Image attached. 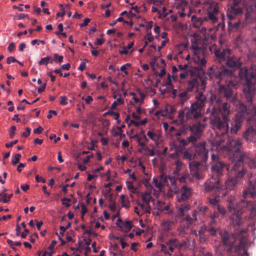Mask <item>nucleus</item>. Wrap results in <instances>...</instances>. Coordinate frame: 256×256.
<instances>
[{"label": "nucleus", "mask_w": 256, "mask_h": 256, "mask_svg": "<svg viewBox=\"0 0 256 256\" xmlns=\"http://www.w3.org/2000/svg\"><path fill=\"white\" fill-rule=\"evenodd\" d=\"M253 68L254 67L248 70L246 67H244L238 71L240 80L245 82L243 88L242 98L246 105L242 102H238L236 104L237 113L234 118L228 120V134L237 135L247 116L248 122L252 119V122H256L254 118L256 116V104L254 102L256 90V70L254 72Z\"/></svg>", "instance_id": "f257e3e1"}, {"label": "nucleus", "mask_w": 256, "mask_h": 256, "mask_svg": "<svg viewBox=\"0 0 256 256\" xmlns=\"http://www.w3.org/2000/svg\"><path fill=\"white\" fill-rule=\"evenodd\" d=\"M184 159L191 160L194 158L200 160L201 162H189L190 173L193 177L196 180L204 178L202 172L206 169V164H204L208 158V150H206L204 144L194 145L184 152Z\"/></svg>", "instance_id": "f03ea898"}, {"label": "nucleus", "mask_w": 256, "mask_h": 256, "mask_svg": "<svg viewBox=\"0 0 256 256\" xmlns=\"http://www.w3.org/2000/svg\"><path fill=\"white\" fill-rule=\"evenodd\" d=\"M244 232L240 230L230 235L226 232L222 234V244L230 256H248L246 250L247 239Z\"/></svg>", "instance_id": "7ed1b4c3"}, {"label": "nucleus", "mask_w": 256, "mask_h": 256, "mask_svg": "<svg viewBox=\"0 0 256 256\" xmlns=\"http://www.w3.org/2000/svg\"><path fill=\"white\" fill-rule=\"evenodd\" d=\"M212 170L213 174L212 177L206 181L204 182V189L206 192H210L214 189L219 190L222 193V195L226 194L219 186L220 176L222 174V171L224 168L226 169V166L228 165H232L231 164H226L220 158L218 154L212 153L211 155Z\"/></svg>", "instance_id": "20e7f679"}, {"label": "nucleus", "mask_w": 256, "mask_h": 256, "mask_svg": "<svg viewBox=\"0 0 256 256\" xmlns=\"http://www.w3.org/2000/svg\"><path fill=\"white\" fill-rule=\"evenodd\" d=\"M220 110L212 108L210 116V123L212 128L218 134L224 135L228 134L229 124L228 117L221 116L219 114Z\"/></svg>", "instance_id": "39448f33"}, {"label": "nucleus", "mask_w": 256, "mask_h": 256, "mask_svg": "<svg viewBox=\"0 0 256 256\" xmlns=\"http://www.w3.org/2000/svg\"><path fill=\"white\" fill-rule=\"evenodd\" d=\"M256 194V182H252L250 181L248 186L243 192L242 198L240 202V205L242 208H246L251 212H256V200H248V198H254Z\"/></svg>", "instance_id": "423d86ee"}, {"label": "nucleus", "mask_w": 256, "mask_h": 256, "mask_svg": "<svg viewBox=\"0 0 256 256\" xmlns=\"http://www.w3.org/2000/svg\"><path fill=\"white\" fill-rule=\"evenodd\" d=\"M202 110L191 104L190 106H186L178 112V118L179 124H183L186 120H196L202 116Z\"/></svg>", "instance_id": "0eeeda50"}, {"label": "nucleus", "mask_w": 256, "mask_h": 256, "mask_svg": "<svg viewBox=\"0 0 256 256\" xmlns=\"http://www.w3.org/2000/svg\"><path fill=\"white\" fill-rule=\"evenodd\" d=\"M233 85L234 84L231 82H229L228 84L226 85L220 84L218 90V96H216L220 98L222 97L224 98L226 101L229 102L230 103H233L236 106V104H238V102H240L238 100L234 93L231 88V86Z\"/></svg>", "instance_id": "6e6552de"}, {"label": "nucleus", "mask_w": 256, "mask_h": 256, "mask_svg": "<svg viewBox=\"0 0 256 256\" xmlns=\"http://www.w3.org/2000/svg\"><path fill=\"white\" fill-rule=\"evenodd\" d=\"M208 74L210 78H214L219 81L225 78H232L234 72L225 68L224 66L220 68L217 66H211L209 68Z\"/></svg>", "instance_id": "1a4fd4ad"}, {"label": "nucleus", "mask_w": 256, "mask_h": 256, "mask_svg": "<svg viewBox=\"0 0 256 256\" xmlns=\"http://www.w3.org/2000/svg\"><path fill=\"white\" fill-rule=\"evenodd\" d=\"M191 48L194 50L195 55L194 58V62L200 64L197 68L198 69H200L199 67L204 66L206 64V60L204 56V50L197 44V40L194 38L191 40Z\"/></svg>", "instance_id": "9d476101"}, {"label": "nucleus", "mask_w": 256, "mask_h": 256, "mask_svg": "<svg viewBox=\"0 0 256 256\" xmlns=\"http://www.w3.org/2000/svg\"><path fill=\"white\" fill-rule=\"evenodd\" d=\"M234 196L231 195L228 200L230 201L228 208L232 213L230 216V218L232 220L234 225L240 226L242 224V220L240 217V215L242 212L241 210H236L234 208Z\"/></svg>", "instance_id": "9b49d317"}, {"label": "nucleus", "mask_w": 256, "mask_h": 256, "mask_svg": "<svg viewBox=\"0 0 256 256\" xmlns=\"http://www.w3.org/2000/svg\"><path fill=\"white\" fill-rule=\"evenodd\" d=\"M215 56V60L220 64H226V60L229 55L232 54V50L229 48H216L214 51Z\"/></svg>", "instance_id": "f8f14e48"}, {"label": "nucleus", "mask_w": 256, "mask_h": 256, "mask_svg": "<svg viewBox=\"0 0 256 256\" xmlns=\"http://www.w3.org/2000/svg\"><path fill=\"white\" fill-rule=\"evenodd\" d=\"M214 100H215L216 104H218V106H214L213 108H216L220 110L219 114H220V116H226V117H228V115L230 113V106L228 104L229 102L227 101L226 102H223L222 106L220 107V104L222 103V100L220 98H217L216 95L212 96L210 97V100L212 102Z\"/></svg>", "instance_id": "ddd939ff"}, {"label": "nucleus", "mask_w": 256, "mask_h": 256, "mask_svg": "<svg viewBox=\"0 0 256 256\" xmlns=\"http://www.w3.org/2000/svg\"><path fill=\"white\" fill-rule=\"evenodd\" d=\"M256 4L254 6L248 4L246 6V12L244 14V23L242 24V26L244 24L252 23L256 18Z\"/></svg>", "instance_id": "4468645a"}, {"label": "nucleus", "mask_w": 256, "mask_h": 256, "mask_svg": "<svg viewBox=\"0 0 256 256\" xmlns=\"http://www.w3.org/2000/svg\"><path fill=\"white\" fill-rule=\"evenodd\" d=\"M194 101L191 103L194 106L202 110L207 102L206 96L202 91H196L194 96Z\"/></svg>", "instance_id": "2eb2a0df"}, {"label": "nucleus", "mask_w": 256, "mask_h": 256, "mask_svg": "<svg viewBox=\"0 0 256 256\" xmlns=\"http://www.w3.org/2000/svg\"><path fill=\"white\" fill-rule=\"evenodd\" d=\"M242 138L247 142H256V128L252 126L248 127L243 133Z\"/></svg>", "instance_id": "dca6fc26"}, {"label": "nucleus", "mask_w": 256, "mask_h": 256, "mask_svg": "<svg viewBox=\"0 0 256 256\" xmlns=\"http://www.w3.org/2000/svg\"><path fill=\"white\" fill-rule=\"evenodd\" d=\"M228 68H238L242 64L240 58L238 56L229 55L226 62Z\"/></svg>", "instance_id": "f3484780"}, {"label": "nucleus", "mask_w": 256, "mask_h": 256, "mask_svg": "<svg viewBox=\"0 0 256 256\" xmlns=\"http://www.w3.org/2000/svg\"><path fill=\"white\" fill-rule=\"evenodd\" d=\"M180 196L178 198L179 202L186 201L192 196V190L187 186H182L180 190Z\"/></svg>", "instance_id": "a211bd4d"}, {"label": "nucleus", "mask_w": 256, "mask_h": 256, "mask_svg": "<svg viewBox=\"0 0 256 256\" xmlns=\"http://www.w3.org/2000/svg\"><path fill=\"white\" fill-rule=\"evenodd\" d=\"M205 128V124H202L200 122L194 123L192 126H190V132L196 137V140L202 134L204 129Z\"/></svg>", "instance_id": "6ab92c4d"}, {"label": "nucleus", "mask_w": 256, "mask_h": 256, "mask_svg": "<svg viewBox=\"0 0 256 256\" xmlns=\"http://www.w3.org/2000/svg\"><path fill=\"white\" fill-rule=\"evenodd\" d=\"M219 13V8L218 6L215 5L212 7L208 12V16L205 18L206 20H210L212 23L218 22V18L216 15Z\"/></svg>", "instance_id": "aec40b11"}, {"label": "nucleus", "mask_w": 256, "mask_h": 256, "mask_svg": "<svg viewBox=\"0 0 256 256\" xmlns=\"http://www.w3.org/2000/svg\"><path fill=\"white\" fill-rule=\"evenodd\" d=\"M190 78L191 79L188 81V86L186 90L190 92H193L195 89H196L198 91L197 88L200 85V76H192Z\"/></svg>", "instance_id": "412c9836"}, {"label": "nucleus", "mask_w": 256, "mask_h": 256, "mask_svg": "<svg viewBox=\"0 0 256 256\" xmlns=\"http://www.w3.org/2000/svg\"><path fill=\"white\" fill-rule=\"evenodd\" d=\"M88 228L89 229L86 230L84 232V234H88L89 238L88 240L86 242L87 245H89L92 241L91 239L90 238L96 236L94 232V228H96V224H95L94 219L90 222Z\"/></svg>", "instance_id": "4be33fe9"}, {"label": "nucleus", "mask_w": 256, "mask_h": 256, "mask_svg": "<svg viewBox=\"0 0 256 256\" xmlns=\"http://www.w3.org/2000/svg\"><path fill=\"white\" fill-rule=\"evenodd\" d=\"M208 210V208L206 206H202L198 207L197 210H195L192 214V216L194 218V220H197V215L202 216H205Z\"/></svg>", "instance_id": "5701e85b"}, {"label": "nucleus", "mask_w": 256, "mask_h": 256, "mask_svg": "<svg viewBox=\"0 0 256 256\" xmlns=\"http://www.w3.org/2000/svg\"><path fill=\"white\" fill-rule=\"evenodd\" d=\"M190 205L186 203L180 204L178 207V214L180 216H184L185 213L190 210Z\"/></svg>", "instance_id": "b1692460"}, {"label": "nucleus", "mask_w": 256, "mask_h": 256, "mask_svg": "<svg viewBox=\"0 0 256 256\" xmlns=\"http://www.w3.org/2000/svg\"><path fill=\"white\" fill-rule=\"evenodd\" d=\"M181 124L182 126L180 128L179 131L176 134L177 136H180L182 134H185L190 132V126L186 123V122L183 124H179L178 125Z\"/></svg>", "instance_id": "393cba45"}, {"label": "nucleus", "mask_w": 256, "mask_h": 256, "mask_svg": "<svg viewBox=\"0 0 256 256\" xmlns=\"http://www.w3.org/2000/svg\"><path fill=\"white\" fill-rule=\"evenodd\" d=\"M190 92H187L186 90L184 91L180 92L178 96L180 98V101L181 104H183L186 100H188L190 97V94H189Z\"/></svg>", "instance_id": "a878e982"}, {"label": "nucleus", "mask_w": 256, "mask_h": 256, "mask_svg": "<svg viewBox=\"0 0 256 256\" xmlns=\"http://www.w3.org/2000/svg\"><path fill=\"white\" fill-rule=\"evenodd\" d=\"M174 165L175 166L176 168L174 170V173L175 175L176 176L179 174V172H180L182 168L184 166V165L182 162L179 160H177L174 162Z\"/></svg>", "instance_id": "bb28decb"}, {"label": "nucleus", "mask_w": 256, "mask_h": 256, "mask_svg": "<svg viewBox=\"0 0 256 256\" xmlns=\"http://www.w3.org/2000/svg\"><path fill=\"white\" fill-rule=\"evenodd\" d=\"M194 76V72L192 70H188L184 71L180 74V78L182 79L188 78L189 77L192 78Z\"/></svg>", "instance_id": "cd10ccee"}, {"label": "nucleus", "mask_w": 256, "mask_h": 256, "mask_svg": "<svg viewBox=\"0 0 256 256\" xmlns=\"http://www.w3.org/2000/svg\"><path fill=\"white\" fill-rule=\"evenodd\" d=\"M176 180L180 182H186L187 180H189V174L187 172H183L181 174L176 175Z\"/></svg>", "instance_id": "c85d7f7f"}, {"label": "nucleus", "mask_w": 256, "mask_h": 256, "mask_svg": "<svg viewBox=\"0 0 256 256\" xmlns=\"http://www.w3.org/2000/svg\"><path fill=\"white\" fill-rule=\"evenodd\" d=\"M196 141V137L195 136H190L186 140L182 139L180 140V144L183 146H186L189 142H194Z\"/></svg>", "instance_id": "c756f323"}, {"label": "nucleus", "mask_w": 256, "mask_h": 256, "mask_svg": "<svg viewBox=\"0 0 256 256\" xmlns=\"http://www.w3.org/2000/svg\"><path fill=\"white\" fill-rule=\"evenodd\" d=\"M160 180L156 178H154L152 180V182L154 184V186L157 188H160L163 186V184H162L161 181H164L166 180V178L164 176L162 175L160 176Z\"/></svg>", "instance_id": "7c9ffc66"}, {"label": "nucleus", "mask_w": 256, "mask_h": 256, "mask_svg": "<svg viewBox=\"0 0 256 256\" xmlns=\"http://www.w3.org/2000/svg\"><path fill=\"white\" fill-rule=\"evenodd\" d=\"M190 245L189 239L183 240L181 242L179 241L180 250H186Z\"/></svg>", "instance_id": "2f4dec72"}, {"label": "nucleus", "mask_w": 256, "mask_h": 256, "mask_svg": "<svg viewBox=\"0 0 256 256\" xmlns=\"http://www.w3.org/2000/svg\"><path fill=\"white\" fill-rule=\"evenodd\" d=\"M172 80H176V77L174 76H171L170 74H168V78H167V81L166 82L164 86H166L168 88H173V85L172 82Z\"/></svg>", "instance_id": "473e14b6"}, {"label": "nucleus", "mask_w": 256, "mask_h": 256, "mask_svg": "<svg viewBox=\"0 0 256 256\" xmlns=\"http://www.w3.org/2000/svg\"><path fill=\"white\" fill-rule=\"evenodd\" d=\"M142 200L146 204H148L152 201L154 198L150 193L145 192L142 194Z\"/></svg>", "instance_id": "72a5a7b5"}, {"label": "nucleus", "mask_w": 256, "mask_h": 256, "mask_svg": "<svg viewBox=\"0 0 256 256\" xmlns=\"http://www.w3.org/2000/svg\"><path fill=\"white\" fill-rule=\"evenodd\" d=\"M188 226L181 225L178 229V234L180 237H184V236L188 233Z\"/></svg>", "instance_id": "f704fd0d"}, {"label": "nucleus", "mask_w": 256, "mask_h": 256, "mask_svg": "<svg viewBox=\"0 0 256 256\" xmlns=\"http://www.w3.org/2000/svg\"><path fill=\"white\" fill-rule=\"evenodd\" d=\"M132 226V223L130 221H126L122 223V227L120 228L122 230L128 231L131 229Z\"/></svg>", "instance_id": "c9c22d12"}, {"label": "nucleus", "mask_w": 256, "mask_h": 256, "mask_svg": "<svg viewBox=\"0 0 256 256\" xmlns=\"http://www.w3.org/2000/svg\"><path fill=\"white\" fill-rule=\"evenodd\" d=\"M52 60L51 59L50 57L49 56H47L46 57L42 58L40 61L38 62V65H45L46 66L48 63L52 64Z\"/></svg>", "instance_id": "e433bc0d"}, {"label": "nucleus", "mask_w": 256, "mask_h": 256, "mask_svg": "<svg viewBox=\"0 0 256 256\" xmlns=\"http://www.w3.org/2000/svg\"><path fill=\"white\" fill-rule=\"evenodd\" d=\"M168 242V244H170L174 249L180 250L179 240L178 239L176 238H171Z\"/></svg>", "instance_id": "4c0bfd02"}, {"label": "nucleus", "mask_w": 256, "mask_h": 256, "mask_svg": "<svg viewBox=\"0 0 256 256\" xmlns=\"http://www.w3.org/2000/svg\"><path fill=\"white\" fill-rule=\"evenodd\" d=\"M230 12L234 15H238L242 14V10L240 6H231Z\"/></svg>", "instance_id": "58836bf2"}, {"label": "nucleus", "mask_w": 256, "mask_h": 256, "mask_svg": "<svg viewBox=\"0 0 256 256\" xmlns=\"http://www.w3.org/2000/svg\"><path fill=\"white\" fill-rule=\"evenodd\" d=\"M216 194V196L214 198H208V202H209V203L212 206H213L214 208H216V206H218L219 204H218V200H217L216 199V198L218 197V196H217V194H218V192H214Z\"/></svg>", "instance_id": "ea45409f"}, {"label": "nucleus", "mask_w": 256, "mask_h": 256, "mask_svg": "<svg viewBox=\"0 0 256 256\" xmlns=\"http://www.w3.org/2000/svg\"><path fill=\"white\" fill-rule=\"evenodd\" d=\"M220 214L216 210V208H214V212L210 216L211 222L210 223L211 224H213L214 223H215V219L218 218Z\"/></svg>", "instance_id": "a19ab883"}, {"label": "nucleus", "mask_w": 256, "mask_h": 256, "mask_svg": "<svg viewBox=\"0 0 256 256\" xmlns=\"http://www.w3.org/2000/svg\"><path fill=\"white\" fill-rule=\"evenodd\" d=\"M20 157L21 155L19 154H14L12 159V164L14 166L16 165L20 162Z\"/></svg>", "instance_id": "79ce46f5"}, {"label": "nucleus", "mask_w": 256, "mask_h": 256, "mask_svg": "<svg viewBox=\"0 0 256 256\" xmlns=\"http://www.w3.org/2000/svg\"><path fill=\"white\" fill-rule=\"evenodd\" d=\"M131 66V64L129 63H126L125 64H124L120 68V69L117 68L118 70H121L122 72H124V74L126 75H128V72L126 70L128 68L130 67Z\"/></svg>", "instance_id": "37998d69"}, {"label": "nucleus", "mask_w": 256, "mask_h": 256, "mask_svg": "<svg viewBox=\"0 0 256 256\" xmlns=\"http://www.w3.org/2000/svg\"><path fill=\"white\" fill-rule=\"evenodd\" d=\"M224 141L220 138H218L213 141L211 142V144L212 146L218 147L220 146L222 142Z\"/></svg>", "instance_id": "c03bdc74"}, {"label": "nucleus", "mask_w": 256, "mask_h": 256, "mask_svg": "<svg viewBox=\"0 0 256 256\" xmlns=\"http://www.w3.org/2000/svg\"><path fill=\"white\" fill-rule=\"evenodd\" d=\"M161 250L165 254H168L169 256H171V254L168 250V246L166 244V242L165 244L161 245Z\"/></svg>", "instance_id": "a18cd8bd"}, {"label": "nucleus", "mask_w": 256, "mask_h": 256, "mask_svg": "<svg viewBox=\"0 0 256 256\" xmlns=\"http://www.w3.org/2000/svg\"><path fill=\"white\" fill-rule=\"evenodd\" d=\"M215 208L218 212L219 214H222V216H224V214H226V210H225V208L224 207L220 206V205L217 206L216 208Z\"/></svg>", "instance_id": "49530a36"}, {"label": "nucleus", "mask_w": 256, "mask_h": 256, "mask_svg": "<svg viewBox=\"0 0 256 256\" xmlns=\"http://www.w3.org/2000/svg\"><path fill=\"white\" fill-rule=\"evenodd\" d=\"M54 61L56 62L60 63L62 62L64 57L62 56H58L57 54H54Z\"/></svg>", "instance_id": "de8ad7c7"}, {"label": "nucleus", "mask_w": 256, "mask_h": 256, "mask_svg": "<svg viewBox=\"0 0 256 256\" xmlns=\"http://www.w3.org/2000/svg\"><path fill=\"white\" fill-rule=\"evenodd\" d=\"M127 187L129 190H130L132 192L134 193L136 188L134 187V186L132 184V183L130 182H127Z\"/></svg>", "instance_id": "09e8293b"}, {"label": "nucleus", "mask_w": 256, "mask_h": 256, "mask_svg": "<svg viewBox=\"0 0 256 256\" xmlns=\"http://www.w3.org/2000/svg\"><path fill=\"white\" fill-rule=\"evenodd\" d=\"M147 136L152 140H156V133L149 130L147 132Z\"/></svg>", "instance_id": "8fccbe9b"}, {"label": "nucleus", "mask_w": 256, "mask_h": 256, "mask_svg": "<svg viewBox=\"0 0 256 256\" xmlns=\"http://www.w3.org/2000/svg\"><path fill=\"white\" fill-rule=\"evenodd\" d=\"M185 220H186V222H187V226H188L189 224H191L193 223L194 221L195 220H194V218H191L190 216L188 215H187L186 216V217L184 218Z\"/></svg>", "instance_id": "3c124183"}, {"label": "nucleus", "mask_w": 256, "mask_h": 256, "mask_svg": "<svg viewBox=\"0 0 256 256\" xmlns=\"http://www.w3.org/2000/svg\"><path fill=\"white\" fill-rule=\"evenodd\" d=\"M145 151L147 152V154L150 156H154L155 154L154 151L152 149H150L148 146L145 148Z\"/></svg>", "instance_id": "603ef678"}, {"label": "nucleus", "mask_w": 256, "mask_h": 256, "mask_svg": "<svg viewBox=\"0 0 256 256\" xmlns=\"http://www.w3.org/2000/svg\"><path fill=\"white\" fill-rule=\"evenodd\" d=\"M200 84L201 88L204 90L206 86V81L200 77Z\"/></svg>", "instance_id": "864d4df0"}, {"label": "nucleus", "mask_w": 256, "mask_h": 256, "mask_svg": "<svg viewBox=\"0 0 256 256\" xmlns=\"http://www.w3.org/2000/svg\"><path fill=\"white\" fill-rule=\"evenodd\" d=\"M142 210H144L146 214H150L151 212V207L150 205V204H146L144 209Z\"/></svg>", "instance_id": "5fc2aeb1"}, {"label": "nucleus", "mask_w": 256, "mask_h": 256, "mask_svg": "<svg viewBox=\"0 0 256 256\" xmlns=\"http://www.w3.org/2000/svg\"><path fill=\"white\" fill-rule=\"evenodd\" d=\"M30 129L29 128H26V132H23L21 136L24 137V138H26L30 134Z\"/></svg>", "instance_id": "6e6d98bb"}, {"label": "nucleus", "mask_w": 256, "mask_h": 256, "mask_svg": "<svg viewBox=\"0 0 256 256\" xmlns=\"http://www.w3.org/2000/svg\"><path fill=\"white\" fill-rule=\"evenodd\" d=\"M67 98L66 96H62L60 97V104L61 105H66L67 104Z\"/></svg>", "instance_id": "4d7b16f0"}, {"label": "nucleus", "mask_w": 256, "mask_h": 256, "mask_svg": "<svg viewBox=\"0 0 256 256\" xmlns=\"http://www.w3.org/2000/svg\"><path fill=\"white\" fill-rule=\"evenodd\" d=\"M35 179L38 182H42V183H45L46 182V180L44 178L38 175H36L35 176Z\"/></svg>", "instance_id": "13d9d810"}, {"label": "nucleus", "mask_w": 256, "mask_h": 256, "mask_svg": "<svg viewBox=\"0 0 256 256\" xmlns=\"http://www.w3.org/2000/svg\"><path fill=\"white\" fill-rule=\"evenodd\" d=\"M116 240H120V244H121V246H122V248H124L126 246H128V244L125 242L124 241V239L122 238H118V237H117L116 238Z\"/></svg>", "instance_id": "bf43d9fd"}, {"label": "nucleus", "mask_w": 256, "mask_h": 256, "mask_svg": "<svg viewBox=\"0 0 256 256\" xmlns=\"http://www.w3.org/2000/svg\"><path fill=\"white\" fill-rule=\"evenodd\" d=\"M0 196H2L1 198L2 200V202L6 203L9 202V200L6 198V194L2 192L0 194Z\"/></svg>", "instance_id": "052dcab7"}, {"label": "nucleus", "mask_w": 256, "mask_h": 256, "mask_svg": "<svg viewBox=\"0 0 256 256\" xmlns=\"http://www.w3.org/2000/svg\"><path fill=\"white\" fill-rule=\"evenodd\" d=\"M16 130V127L14 126H12L10 128V138H12L14 136L15 134L14 131Z\"/></svg>", "instance_id": "680f3d73"}, {"label": "nucleus", "mask_w": 256, "mask_h": 256, "mask_svg": "<svg viewBox=\"0 0 256 256\" xmlns=\"http://www.w3.org/2000/svg\"><path fill=\"white\" fill-rule=\"evenodd\" d=\"M178 70H184L186 71V70H188V64H185L184 65L180 64L178 66Z\"/></svg>", "instance_id": "e2e57ef3"}, {"label": "nucleus", "mask_w": 256, "mask_h": 256, "mask_svg": "<svg viewBox=\"0 0 256 256\" xmlns=\"http://www.w3.org/2000/svg\"><path fill=\"white\" fill-rule=\"evenodd\" d=\"M18 60L13 56L8 57L6 59V62L8 64H10L11 62H15Z\"/></svg>", "instance_id": "0e129e2a"}, {"label": "nucleus", "mask_w": 256, "mask_h": 256, "mask_svg": "<svg viewBox=\"0 0 256 256\" xmlns=\"http://www.w3.org/2000/svg\"><path fill=\"white\" fill-rule=\"evenodd\" d=\"M18 142V140H16L12 141L10 143L6 144L5 146L6 148H10V147H12L14 144H17Z\"/></svg>", "instance_id": "69168bd1"}, {"label": "nucleus", "mask_w": 256, "mask_h": 256, "mask_svg": "<svg viewBox=\"0 0 256 256\" xmlns=\"http://www.w3.org/2000/svg\"><path fill=\"white\" fill-rule=\"evenodd\" d=\"M44 130V128L41 126H39L37 128L34 130V132L36 134H41Z\"/></svg>", "instance_id": "338daca9"}, {"label": "nucleus", "mask_w": 256, "mask_h": 256, "mask_svg": "<svg viewBox=\"0 0 256 256\" xmlns=\"http://www.w3.org/2000/svg\"><path fill=\"white\" fill-rule=\"evenodd\" d=\"M57 242L56 240H52L50 245L48 246V250H53V248H54V246H56V244Z\"/></svg>", "instance_id": "774afa93"}]
</instances>
